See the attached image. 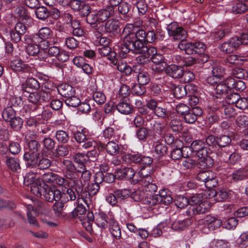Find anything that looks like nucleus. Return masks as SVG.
I'll list each match as a JSON object with an SVG mask.
<instances>
[{"label":"nucleus","instance_id":"1","mask_svg":"<svg viewBox=\"0 0 248 248\" xmlns=\"http://www.w3.org/2000/svg\"><path fill=\"white\" fill-rule=\"evenodd\" d=\"M138 25H134L133 24H127L123 29L122 36L123 37V43L117 46L118 53L119 56L122 58H125L126 54L130 51V47L131 43H133V39L136 31L137 27L141 26L142 22L139 20Z\"/></svg>","mask_w":248,"mask_h":248},{"label":"nucleus","instance_id":"2","mask_svg":"<svg viewBox=\"0 0 248 248\" xmlns=\"http://www.w3.org/2000/svg\"><path fill=\"white\" fill-rule=\"evenodd\" d=\"M114 14V9L108 6L105 9H101L98 12H94L88 16L87 20L91 24L100 23L107 20Z\"/></svg>","mask_w":248,"mask_h":248},{"label":"nucleus","instance_id":"3","mask_svg":"<svg viewBox=\"0 0 248 248\" xmlns=\"http://www.w3.org/2000/svg\"><path fill=\"white\" fill-rule=\"evenodd\" d=\"M221 224L222 221L220 219L208 215L200 221L199 228L204 233H207L209 231L219 227Z\"/></svg>","mask_w":248,"mask_h":248},{"label":"nucleus","instance_id":"4","mask_svg":"<svg viewBox=\"0 0 248 248\" xmlns=\"http://www.w3.org/2000/svg\"><path fill=\"white\" fill-rule=\"evenodd\" d=\"M27 97L29 103L25 104L20 111L23 115H25V113L28 115L31 111L35 110L43 100L41 98V95L37 92L29 93Z\"/></svg>","mask_w":248,"mask_h":248},{"label":"nucleus","instance_id":"5","mask_svg":"<svg viewBox=\"0 0 248 248\" xmlns=\"http://www.w3.org/2000/svg\"><path fill=\"white\" fill-rule=\"evenodd\" d=\"M167 30L170 36L172 37L175 40H185L187 37V32L178 23L173 22L168 25Z\"/></svg>","mask_w":248,"mask_h":248},{"label":"nucleus","instance_id":"6","mask_svg":"<svg viewBox=\"0 0 248 248\" xmlns=\"http://www.w3.org/2000/svg\"><path fill=\"white\" fill-rule=\"evenodd\" d=\"M197 178L199 181L203 182L205 186L209 189L217 185L216 174L211 171H201L198 174Z\"/></svg>","mask_w":248,"mask_h":248},{"label":"nucleus","instance_id":"7","mask_svg":"<svg viewBox=\"0 0 248 248\" xmlns=\"http://www.w3.org/2000/svg\"><path fill=\"white\" fill-rule=\"evenodd\" d=\"M24 183L30 186L31 190L34 195H38L39 188L42 185H44V183H41L36 174L33 172H29L26 174L24 179Z\"/></svg>","mask_w":248,"mask_h":248},{"label":"nucleus","instance_id":"8","mask_svg":"<svg viewBox=\"0 0 248 248\" xmlns=\"http://www.w3.org/2000/svg\"><path fill=\"white\" fill-rule=\"evenodd\" d=\"M39 194L35 195L41 197L43 195L45 200L48 202L60 201V190L48 187L46 185H42L39 188Z\"/></svg>","mask_w":248,"mask_h":248},{"label":"nucleus","instance_id":"9","mask_svg":"<svg viewBox=\"0 0 248 248\" xmlns=\"http://www.w3.org/2000/svg\"><path fill=\"white\" fill-rule=\"evenodd\" d=\"M145 169L142 168L138 173L140 178L139 181H140L141 184L144 186L146 191L151 193L155 192L157 191L156 186L153 183V179L151 176L144 172Z\"/></svg>","mask_w":248,"mask_h":248},{"label":"nucleus","instance_id":"10","mask_svg":"<svg viewBox=\"0 0 248 248\" xmlns=\"http://www.w3.org/2000/svg\"><path fill=\"white\" fill-rule=\"evenodd\" d=\"M240 45L241 42L240 41L239 38L235 36L221 44L219 48L224 53H230L233 52Z\"/></svg>","mask_w":248,"mask_h":248},{"label":"nucleus","instance_id":"11","mask_svg":"<svg viewBox=\"0 0 248 248\" xmlns=\"http://www.w3.org/2000/svg\"><path fill=\"white\" fill-rule=\"evenodd\" d=\"M72 186L64 187L62 188V192L60 191V201L64 202H67L69 201H74L77 198V193L73 190L75 189V185L72 182Z\"/></svg>","mask_w":248,"mask_h":248},{"label":"nucleus","instance_id":"12","mask_svg":"<svg viewBox=\"0 0 248 248\" xmlns=\"http://www.w3.org/2000/svg\"><path fill=\"white\" fill-rule=\"evenodd\" d=\"M189 149L196 153L197 156L199 158L204 159L207 156V149L205 147L204 143L202 140L193 141Z\"/></svg>","mask_w":248,"mask_h":248},{"label":"nucleus","instance_id":"13","mask_svg":"<svg viewBox=\"0 0 248 248\" xmlns=\"http://www.w3.org/2000/svg\"><path fill=\"white\" fill-rule=\"evenodd\" d=\"M134 73L137 78L139 83L144 85L148 84L150 80L147 69L142 65H137L134 67Z\"/></svg>","mask_w":248,"mask_h":248},{"label":"nucleus","instance_id":"14","mask_svg":"<svg viewBox=\"0 0 248 248\" xmlns=\"http://www.w3.org/2000/svg\"><path fill=\"white\" fill-rule=\"evenodd\" d=\"M151 59L154 63L152 65L153 71L159 72L163 71L165 69L167 63L164 61V58L163 55L156 53L152 56Z\"/></svg>","mask_w":248,"mask_h":248},{"label":"nucleus","instance_id":"15","mask_svg":"<svg viewBox=\"0 0 248 248\" xmlns=\"http://www.w3.org/2000/svg\"><path fill=\"white\" fill-rule=\"evenodd\" d=\"M146 32L142 29L136 30L134 38L133 39V43H131L130 47V51H134L136 48H139L140 46H142L144 45Z\"/></svg>","mask_w":248,"mask_h":248},{"label":"nucleus","instance_id":"16","mask_svg":"<svg viewBox=\"0 0 248 248\" xmlns=\"http://www.w3.org/2000/svg\"><path fill=\"white\" fill-rule=\"evenodd\" d=\"M80 177L79 180L73 181V183L75 185V190L77 193L82 189L83 186L88 185L90 182L91 176V172L89 170L83 171L79 173Z\"/></svg>","mask_w":248,"mask_h":248},{"label":"nucleus","instance_id":"17","mask_svg":"<svg viewBox=\"0 0 248 248\" xmlns=\"http://www.w3.org/2000/svg\"><path fill=\"white\" fill-rule=\"evenodd\" d=\"M10 67L16 73H27L31 70V67L20 59L12 60L10 63Z\"/></svg>","mask_w":248,"mask_h":248},{"label":"nucleus","instance_id":"18","mask_svg":"<svg viewBox=\"0 0 248 248\" xmlns=\"http://www.w3.org/2000/svg\"><path fill=\"white\" fill-rule=\"evenodd\" d=\"M193 88L191 84L175 86L173 89L174 95L177 98H182L188 93H194L196 90Z\"/></svg>","mask_w":248,"mask_h":248},{"label":"nucleus","instance_id":"19","mask_svg":"<svg viewBox=\"0 0 248 248\" xmlns=\"http://www.w3.org/2000/svg\"><path fill=\"white\" fill-rule=\"evenodd\" d=\"M202 113V109L198 107H193L191 109H189L184 116V118L186 123L193 124L197 119V117L201 116Z\"/></svg>","mask_w":248,"mask_h":248},{"label":"nucleus","instance_id":"20","mask_svg":"<svg viewBox=\"0 0 248 248\" xmlns=\"http://www.w3.org/2000/svg\"><path fill=\"white\" fill-rule=\"evenodd\" d=\"M52 34V31L47 27L41 28L37 34L32 36V40L34 43H40L42 40H46L49 38Z\"/></svg>","mask_w":248,"mask_h":248},{"label":"nucleus","instance_id":"21","mask_svg":"<svg viewBox=\"0 0 248 248\" xmlns=\"http://www.w3.org/2000/svg\"><path fill=\"white\" fill-rule=\"evenodd\" d=\"M166 72L169 76L174 78H179L183 77V68L176 64H172L166 67Z\"/></svg>","mask_w":248,"mask_h":248},{"label":"nucleus","instance_id":"22","mask_svg":"<svg viewBox=\"0 0 248 248\" xmlns=\"http://www.w3.org/2000/svg\"><path fill=\"white\" fill-rule=\"evenodd\" d=\"M40 153H25L24 159L26 161V166L28 168H36L39 159Z\"/></svg>","mask_w":248,"mask_h":248},{"label":"nucleus","instance_id":"23","mask_svg":"<svg viewBox=\"0 0 248 248\" xmlns=\"http://www.w3.org/2000/svg\"><path fill=\"white\" fill-rule=\"evenodd\" d=\"M135 174L134 170L130 167L123 169H118L115 172V176L120 179L130 180L133 178Z\"/></svg>","mask_w":248,"mask_h":248},{"label":"nucleus","instance_id":"24","mask_svg":"<svg viewBox=\"0 0 248 248\" xmlns=\"http://www.w3.org/2000/svg\"><path fill=\"white\" fill-rule=\"evenodd\" d=\"M15 14L19 20L29 22L31 20L30 13L25 7L19 6L16 8L15 11Z\"/></svg>","mask_w":248,"mask_h":248},{"label":"nucleus","instance_id":"25","mask_svg":"<svg viewBox=\"0 0 248 248\" xmlns=\"http://www.w3.org/2000/svg\"><path fill=\"white\" fill-rule=\"evenodd\" d=\"M98 148L99 149L105 148L107 153L111 155H117L119 152V147L118 144L112 141L108 142L106 145L100 143Z\"/></svg>","mask_w":248,"mask_h":248},{"label":"nucleus","instance_id":"26","mask_svg":"<svg viewBox=\"0 0 248 248\" xmlns=\"http://www.w3.org/2000/svg\"><path fill=\"white\" fill-rule=\"evenodd\" d=\"M120 23L118 20L110 19L108 20L104 25V31L108 33L115 34L119 30Z\"/></svg>","mask_w":248,"mask_h":248},{"label":"nucleus","instance_id":"27","mask_svg":"<svg viewBox=\"0 0 248 248\" xmlns=\"http://www.w3.org/2000/svg\"><path fill=\"white\" fill-rule=\"evenodd\" d=\"M109 230L112 236L116 239H119L121 236V230L119 224L113 217L108 220Z\"/></svg>","mask_w":248,"mask_h":248},{"label":"nucleus","instance_id":"28","mask_svg":"<svg viewBox=\"0 0 248 248\" xmlns=\"http://www.w3.org/2000/svg\"><path fill=\"white\" fill-rule=\"evenodd\" d=\"M82 202L85 204H87L86 200L84 199L78 198L77 199L78 205L72 212V214L74 217H77L79 218V217H81L86 216L85 215L86 210L84 206L82 204Z\"/></svg>","mask_w":248,"mask_h":248},{"label":"nucleus","instance_id":"29","mask_svg":"<svg viewBox=\"0 0 248 248\" xmlns=\"http://www.w3.org/2000/svg\"><path fill=\"white\" fill-rule=\"evenodd\" d=\"M227 83L231 89H234L236 91H243L246 87L245 83L241 80H236L233 78H227Z\"/></svg>","mask_w":248,"mask_h":248},{"label":"nucleus","instance_id":"30","mask_svg":"<svg viewBox=\"0 0 248 248\" xmlns=\"http://www.w3.org/2000/svg\"><path fill=\"white\" fill-rule=\"evenodd\" d=\"M32 36H30L26 38V41L28 44L26 46V51L28 54L31 56H35L39 52V47L32 40Z\"/></svg>","mask_w":248,"mask_h":248},{"label":"nucleus","instance_id":"31","mask_svg":"<svg viewBox=\"0 0 248 248\" xmlns=\"http://www.w3.org/2000/svg\"><path fill=\"white\" fill-rule=\"evenodd\" d=\"M227 62L233 65H241L248 61L246 55H231L226 59Z\"/></svg>","mask_w":248,"mask_h":248},{"label":"nucleus","instance_id":"32","mask_svg":"<svg viewBox=\"0 0 248 248\" xmlns=\"http://www.w3.org/2000/svg\"><path fill=\"white\" fill-rule=\"evenodd\" d=\"M58 90L60 94L65 98L71 97L75 94V91L73 88L67 84H61L59 87Z\"/></svg>","mask_w":248,"mask_h":248},{"label":"nucleus","instance_id":"33","mask_svg":"<svg viewBox=\"0 0 248 248\" xmlns=\"http://www.w3.org/2000/svg\"><path fill=\"white\" fill-rule=\"evenodd\" d=\"M93 215L92 213H88L87 216L79 217L82 226L90 232L92 231L91 221H93Z\"/></svg>","mask_w":248,"mask_h":248},{"label":"nucleus","instance_id":"34","mask_svg":"<svg viewBox=\"0 0 248 248\" xmlns=\"http://www.w3.org/2000/svg\"><path fill=\"white\" fill-rule=\"evenodd\" d=\"M210 208L209 202L207 201H202L192 209L193 214H204Z\"/></svg>","mask_w":248,"mask_h":248},{"label":"nucleus","instance_id":"35","mask_svg":"<svg viewBox=\"0 0 248 248\" xmlns=\"http://www.w3.org/2000/svg\"><path fill=\"white\" fill-rule=\"evenodd\" d=\"M134 53H143L148 55V57L149 58L151 56H153L156 53V49L153 46L148 47L144 45L142 46H140L139 48H136L133 51Z\"/></svg>","mask_w":248,"mask_h":248},{"label":"nucleus","instance_id":"36","mask_svg":"<svg viewBox=\"0 0 248 248\" xmlns=\"http://www.w3.org/2000/svg\"><path fill=\"white\" fill-rule=\"evenodd\" d=\"M95 223L96 225L101 229H105L107 227L108 221L107 219V216L103 212H100L95 216Z\"/></svg>","mask_w":248,"mask_h":248},{"label":"nucleus","instance_id":"37","mask_svg":"<svg viewBox=\"0 0 248 248\" xmlns=\"http://www.w3.org/2000/svg\"><path fill=\"white\" fill-rule=\"evenodd\" d=\"M178 47L182 50H184L186 54L191 55L194 53L193 43L186 42L183 40L178 45Z\"/></svg>","mask_w":248,"mask_h":248},{"label":"nucleus","instance_id":"38","mask_svg":"<svg viewBox=\"0 0 248 248\" xmlns=\"http://www.w3.org/2000/svg\"><path fill=\"white\" fill-rule=\"evenodd\" d=\"M27 216L29 223L32 226H38V223L36 220L35 216V211L33 207L31 205H28L27 206Z\"/></svg>","mask_w":248,"mask_h":248},{"label":"nucleus","instance_id":"39","mask_svg":"<svg viewBox=\"0 0 248 248\" xmlns=\"http://www.w3.org/2000/svg\"><path fill=\"white\" fill-rule=\"evenodd\" d=\"M124 161L127 163H140L141 159V155L139 153L134 154H128L124 156Z\"/></svg>","mask_w":248,"mask_h":248},{"label":"nucleus","instance_id":"40","mask_svg":"<svg viewBox=\"0 0 248 248\" xmlns=\"http://www.w3.org/2000/svg\"><path fill=\"white\" fill-rule=\"evenodd\" d=\"M214 196L215 200L218 202L226 200L229 197V194L226 189H222L218 191L213 190L211 191Z\"/></svg>","mask_w":248,"mask_h":248},{"label":"nucleus","instance_id":"41","mask_svg":"<svg viewBox=\"0 0 248 248\" xmlns=\"http://www.w3.org/2000/svg\"><path fill=\"white\" fill-rule=\"evenodd\" d=\"M45 49V48L44 47H42L41 50L39 49V52L37 54L38 55V59L41 61L46 62L52 64H56V60L50 57L48 53H47Z\"/></svg>","mask_w":248,"mask_h":248},{"label":"nucleus","instance_id":"42","mask_svg":"<svg viewBox=\"0 0 248 248\" xmlns=\"http://www.w3.org/2000/svg\"><path fill=\"white\" fill-rule=\"evenodd\" d=\"M117 110L124 114H129L132 111V107L126 102H120L116 107Z\"/></svg>","mask_w":248,"mask_h":248},{"label":"nucleus","instance_id":"43","mask_svg":"<svg viewBox=\"0 0 248 248\" xmlns=\"http://www.w3.org/2000/svg\"><path fill=\"white\" fill-rule=\"evenodd\" d=\"M188 199L182 195H178L175 199L174 202L175 205L179 208H184L188 204Z\"/></svg>","mask_w":248,"mask_h":248},{"label":"nucleus","instance_id":"44","mask_svg":"<svg viewBox=\"0 0 248 248\" xmlns=\"http://www.w3.org/2000/svg\"><path fill=\"white\" fill-rule=\"evenodd\" d=\"M6 164L9 168L13 171H17L20 169L19 160L14 157H9L7 159Z\"/></svg>","mask_w":248,"mask_h":248},{"label":"nucleus","instance_id":"45","mask_svg":"<svg viewBox=\"0 0 248 248\" xmlns=\"http://www.w3.org/2000/svg\"><path fill=\"white\" fill-rule=\"evenodd\" d=\"M189 220L185 219L183 220H175L171 225V228L175 231L183 230L188 225Z\"/></svg>","mask_w":248,"mask_h":248},{"label":"nucleus","instance_id":"46","mask_svg":"<svg viewBox=\"0 0 248 248\" xmlns=\"http://www.w3.org/2000/svg\"><path fill=\"white\" fill-rule=\"evenodd\" d=\"M248 9L247 4L243 2H237L232 8V11L234 14H243Z\"/></svg>","mask_w":248,"mask_h":248},{"label":"nucleus","instance_id":"47","mask_svg":"<svg viewBox=\"0 0 248 248\" xmlns=\"http://www.w3.org/2000/svg\"><path fill=\"white\" fill-rule=\"evenodd\" d=\"M117 133V131H115L114 128L108 127L104 130L103 132V136L105 139L109 140L113 138L116 140L119 138Z\"/></svg>","mask_w":248,"mask_h":248},{"label":"nucleus","instance_id":"48","mask_svg":"<svg viewBox=\"0 0 248 248\" xmlns=\"http://www.w3.org/2000/svg\"><path fill=\"white\" fill-rule=\"evenodd\" d=\"M15 110L11 106H8L6 108L2 111V117L4 120L9 121L14 117H15Z\"/></svg>","mask_w":248,"mask_h":248},{"label":"nucleus","instance_id":"49","mask_svg":"<svg viewBox=\"0 0 248 248\" xmlns=\"http://www.w3.org/2000/svg\"><path fill=\"white\" fill-rule=\"evenodd\" d=\"M53 184H56L59 186H62L63 187V188L66 187V186H73V185H72V181H68L64 178L58 175L57 174H55Z\"/></svg>","mask_w":248,"mask_h":248},{"label":"nucleus","instance_id":"50","mask_svg":"<svg viewBox=\"0 0 248 248\" xmlns=\"http://www.w3.org/2000/svg\"><path fill=\"white\" fill-rule=\"evenodd\" d=\"M71 24L73 28L72 32L74 35L81 36L83 34V31L80 27L79 22L78 20H72Z\"/></svg>","mask_w":248,"mask_h":248},{"label":"nucleus","instance_id":"51","mask_svg":"<svg viewBox=\"0 0 248 248\" xmlns=\"http://www.w3.org/2000/svg\"><path fill=\"white\" fill-rule=\"evenodd\" d=\"M35 14L38 19L41 20H45L47 18L49 13L48 10L45 7H37L35 10Z\"/></svg>","mask_w":248,"mask_h":248},{"label":"nucleus","instance_id":"52","mask_svg":"<svg viewBox=\"0 0 248 248\" xmlns=\"http://www.w3.org/2000/svg\"><path fill=\"white\" fill-rule=\"evenodd\" d=\"M230 89H231V87L229 86L227 83V78H226L224 83H219L217 84L215 90L217 94H222L228 93Z\"/></svg>","mask_w":248,"mask_h":248},{"label":"nucleus","instance_id":"53","mask_svg":"<svg viewBox=\"0 0 248 248\" xmlns=\"http://www.w3.org/2000/svg\"><path fill=\"white\" fill-rule=\"evenodd\" d=\"M232 74L234 78L239 79H244L248 76L246 70L241 68H234L232 70Z\"/></svg>","mask_w":248,"mask_h":248},{"label":"nucleus","instance_id":"54","mask_svg":"<svg viewBox=\"0 0 248 248\" xmlns=\"http://www.w3.org/2000/svg\"><path fill=\"white\" fill-rule=\"evenodd\" d=\"M9 121L12 128L16 131L22 127L23 123L22 119L18 116L14 117Z\"/></svg>","mask_w":248,"mask_h":248},{"label":"nucleus","instance_id":"55","mask_svg":"<svg viewBox=\"0 0 248 248\" xmlns=\"http://www.w3.org/2000/svg\"><path fill=\"white\" fill-rule=\"evenodd\" d=\"M232 140L228 135H221L217 137V143L220 147H226L231 142Z\"/></svg>","mask_w":248,"mask_h":248},{"label":"nucleus","instance_id":"56","mask_svg":"<svg viewBox=\"0 0 248 248\" xmlns=\"http://www.w3.org/2000/svg\"><path fill=\"white\" fill-rule=\"evenodd\" d=\"M136 7L140 15H144L148 10V4L145 0H139L136 1Z\"/></svg>","mask_w":248,"mask_h":248},{"label":"nucleus","instance_id":"57","mask_svg":"<svg viewBox=\"0 0 248 248\" xmlns=\"http://www.w3.org/2000/svg\"><path fill=\"white\" fill-rule=\"evenodd\" d=\"M131 6L126 2H122L118 7V11L123 15H126V17L128 19L130 16L128 12L130 9Z\"/></svg>","mask_w":248,"mask_h":248},{"label":"nucleus","instance_id":"58","mask_svg":"<svg viewBox=\"0 0 248 248\" xmlns=\"http://www.w3.org/2000/svg\"><path fill=\"white\" fill-rule=\"evenodd\" d=\"M160 197L158 194L147 197L145 199V203L150 207L157 205L160 203Z\"/></svg>","mask_w":248,"mask_h":248},{"label":"nucleus","instance_id":"59","mask_svg":"<svg viewBox=\"0 0 248 248\" xmlns=\"http://www.w3.org/2000/svg\"><path fill=\"white\" fill-rule=\"evenodd\" d=\"M55 137L57 140L61 143H66L69 139L68 134L63 130H59L56 132Z\"/></svg>","mask_w":248,"mask_h":248},{"label":"nucleus","instance_id":"60","mask_svg":"<svg viewBox=\"0 0 248 248\" xmlns=\"http://www.w3.org/2000/svg\"><path fill=\"white\" fill-rule=\"evenodd\" d=\"M158 195L160 197V203H162L164 205H169L172 201V198L170 195L167 194L164 190H162Z\"/></svg>","mask_w":248,"mask_h":248},{"label":"nucleus","instance_id":"61","mask_svg":"<svg viewBox=\"0 0 248 248\" xmlns=\"http://www.w3.org/2000/svg\"><path fill=\"white\" fill-rule=\"evenodd\" d=\"M117 64V69L121 72L128 75L131 72V68L127 63L123 61H119Z\"/></svg>","mask_w":248,"mask_h":248},{"label":"nucleus","instance_id":"62","mask_svg":"<svg viewBox=\"0 0 248 248\" xmlns=\"http://www.w3.org/2000/svg\"><path fill=\"white\" fill-rule=\"evenodd\" d=\"M93 98L94 101L98 104H102L105 102L106 97L105 95L101 92L96 91L93 93Z\"/></svg>","mask_w":248,"mask_h":248},{"label":"nucleus","instance_id":"63","mask_svg":"<svg viewBox=\"0 0 248 248\" xmlns=\"http://www.w3.org/2000/svg\"><path fill=\"white\" fill-rule=\"evenodd\" d=\"M64 102L67 106L75 108L78 106L80 103V100L74 95L71 97H66Z\"/></svg>","mask_w":248,"mask_h":248},{"label":"nucleus","instance_id":"64","mask_svg":"<svg viewBox=\"0 0 248 248\" xmlns=\"http://www.w3.org/2000/svg\"><path fill=\"white\" fill-rule=\"evenodd\" d=\"M236 124L239 127H246L248 125V116L240 115L236 120Z\"/></svg>","mask_w":248,"mask_h":248}]
</instances>
